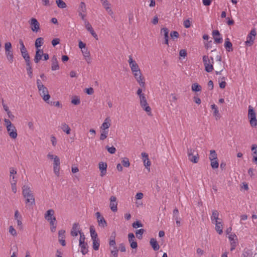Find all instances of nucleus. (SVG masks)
I'll return each mask as SVG.
<instances>
[{"mask_svg": "<svg viewBox=\"0 0 257 257\" xmlns=\"http://www.w3.org/2000/svg\"><path fill=\"white\" fill-rule=\"evenodd\" d=\"M59 69V66L58 64V62L56 56H53L52 58V64H51V69L53 71L57 70Z\"/></svg>", "mask_w": 257, "mask_h": 257, "instance_id": "obj_25", "label": "nucleus"}, {"mask_svg": "<svg viewBox=\"0 0 257 257\" xmlns=\"http://www.w3.org/2000/svg\"><path fill=\"white\" fill-rule=\"evenodd\" d=\"M255 35V30L254 29L251 30L250 33L247 36L246 41L245 42L246 46H250L253 44Z\"/></svg>", "mask_w": 257, "mask_h": 257, "instance_id": "obj_8", "label": "nucleus"}, {"mask_svg": "<svg viewBox=\"0 0 257 257\" xmlns=\"http://www.w3.org/2000/svg\"><path fill=\"white\" fill-rule=\"evenodd\" d=\"M6 55L8 60L10 63H12L14 61V55L13 51H6Z\"/></svg>", "mask_w": 257, "mask_h": 257, "instance_id": "obj_37", "label": "nucleus"}, {"mask_svg": "<svg viewBox=\"0 0 257 257\" xmlns=\"http://www.w3.org/2000/svg\"><path fill=\"white\" fill-rule=\"evenodd\" d=\"M96 216L97 219L98 225L102 227H104L107 226V222L103 216H102L99 212L96 213Z\"/></svg>", "mask_w": 257, "mask_h": 257, "instance_id": "obj_16", "label": "nucleus"}, {"mask_svg": "<svg viewBox=\"0 0 257 257\" xmlns=\"http://www.w3.org/2000/svg\"><path fill=\"white\" fill-rule=\"evenodd\" d=\"M110 125L111 120L110 118L108 117L105 119L100 128L105 131L106 129H108L110 127Z\"/></svg>", "mask_w": 257, "mask_h": 257, "instance_id": "obj_29", "label": "nucleus"}, {"mask_svg": "<svg viewBox=\"0 0 257 257\" xmlns=\"http://www.w3.org/2000/svg\"><path fill=\"white\" fill-rule=\"evenodd\" d=\"M191 89L193 91L198 92L201 91V87L198 83H195L192 84Z\"/></svg>", "mask_w": 257, "mask_h": 257, "instance_id": "obj_44", "label": "nucleus"}, {"mask_svg": "<svg viewBox=\"0 0 257 257\" xmlns=\"http://www.w3.org/2000/svg\"><path fill=\"white\" fill-rule=\"evenodd\" d=\"M150 243L154 250L157 251L159 249L160 246L156 239L153 238H151L150 239Z\"/></svg>", "mask_w": 257, "mask_h": 257, "instance_id": "obj_32", "label": "nucleus"}, {"mask_svg": "<svg viewBox=\"0 0 257 257\" xmlns=\"http://www.w3.org/2000/svg\"><path fill=\"white\" fill-rule=\"evenodd\" d=\"M54 172L56 176H59L60 166L53 165Z\"/></svg>", "mask_w": 257, "mask_h": 257, "instance_id": "obj_54", "label": "nucleus"}, {"mask_svg": "<svg viewBox=\"0 0 257 257\" xmlns=\"http://www.w3.org/2000/svg\"><path fill=\"white\" fill-rule=\"evenodd\" d=\"M43 40L44 39L42 37L38 38L36 39L35 43V46L37 49H38L43 44Z\"/></svg>", "mask_w": 257, "mask_h": 257, "instance_id": "obj_39", "label": "nucleus"}, {"mask_svg": "<svg viewBox=\"0 0 257 257\" xmlns=\"http://www.w3.org/2000/svg\"><path fill=\"white\" fill-rule=\"evenodd\" d=\"M143 226V224L139 221H137L133 223L134 228L141 227Z\"/></svg>", "mask_w": 257, "mask_h": 257, "instance_id": "obj_58", "label": "nucleus"}, {"mask_svg": "<svg viewBox=\"0 0 257 257\" xmlns=\"http://www.w3.org/2000/svg\"><path fill=\"white\" fill-rule=\"evenodd\" d=\"M79 246L81 249V252L83 255L86 254L87 253L88 250V244L86 242H81L79 243Z\"/></svg>", "mask_w": 257, "mask_h": 257, "instance_id": "obj_27", "label": "nucleus"}, {"mask_svg": "<svg viewBox=\"0 0 257 257\" xmlns=\"http://www.w3.org/2000/svg\"><path fill=\"white\" fill-rule=\"evenodd\" d=\"M55 212L53 209H50L47 210L45 214V218L48 221L52 220Z\"/></svg>", "mask_w": 257, "mask_h": 257, "instance_id": "obj_28", "label": "nucleus"}, {"mask_svg": "<svg viewBox=\"0 0 257 257\" xmlns=\"http://www.w3.org/2000/svg\"><path fill=\"white\" fill-rule=\"evenodd\" d=\"M122 165L124 167H128L130 165L129 160L127 158H124L121 161Z\"/></svg>", "mask_w": 257, "mask_h": 257, "instance_id": "obj_47", "label": "nucleus"}, {"mask_svg": "<svg viewBox=\"0 0 257 257\" xmlns=\"http://www.w3.org/2000/svg\"><path fill=\"white\" fill-rule=\"evenodd\" d=\"M79 232H81L80 230L79 224L78 223H74L73 224L70 234L72 236H76L78 234H79Z\"/></svg>", "mask_w": 257, "mask_h": 257, "instance_id": "obj_19", "label": "nucleus"}, {"mask_svg": "<svg viewBox=\"0 0 257 257\" xmlns=\"http://www.w3.org/2000/svg\"><path fill=\"white\" fill-rule=\"evenodd\" d=\"M251 151H253V154L257 155V145L253 144L251 146Z\"/></svg>", "mask_w": 257, "mask_h": 257, "instance_id": "obj_64", "label": "nucleus"}, {"mask_svg": "<svg viewBox=\"0 0 257 257\" xmlns=\"http://www.w3.org/2000/svg\"><path fill=\"white\" fill-rule=\"evenodd\" d=\"M202 60L205 71L207 72H212L213 70V58L212 57L209 58L208 56L204 55L203 56Z\"/></svg>", "mask_w": 257, "mask_h": 257, "instance_id": "obj_2", "label": "nucleus"}, {"mask_svg": "<svg viewBox=\"0 0 257 257\" xmlns=\"http://www.w3.org/2000/svg\"><path fill=\"white\" fill-rule=\"evenodd\" d=\"M65 231L64 230L61 229L59 231L58 234H59V238H62L65 237Z\"/></svg>", "mask_w": 257, "mask_h": 257, "instance_id": "obj_59", "label": "nucleus"}, {"mask_svg": "<svg viewBox=\"0 0 257 257\" xmlns=\"http://www.w3.org/2000/svg\"><path fill=\"white\" fill-rule=\"evenodd\" d=\"M15 219L17 221L18 228L22 230L23 229V223H22V216L19 213V211L17 210L15 212L14 215Z\"/></svg>", "mask_w": 257, "mask_h": 257, "instance_id": "obj_11", "label": "nucleus"}, {"mask_svg": "<svg viewBox=\"0 0 257 257\" xmlns=\"http://www.w3.org/2000/svg\"><path fill=\"white\" fill-rule=\"evenodd\" d=\"M22 194L26 199V203L30 205H35V200L32 191L30 186L24 185L22 187Z\"/></svg>", "mask_w": 257, "mask_h": 257, "instance_id": "obj_1", "label": "nucleus"}, {"mask_svg": "<svg viewBox=\"0 0 257 257\" xmlns=\"http://www.w3.org/2000/svg\"><path fill=\"white\" fill-rule=\"evenodd\" d=\"M241 257H254L253 252L248 248L244 249Z\"/></svg>", "mask_w": 257, "mask_h": 257, "instance_id": "obj_31", "label": "nucleus"}, {"mask_svg": "<svg viewBox=\"0 0 257 257\" xmlns=\"http://www.w3.org/2000/svg\"><path fill=\"white\" fill-rule=\"evenodd\" d=\"M140 99V105L143 109L148 113V115L151 114V108L149 106L147 103V99L145 95H142Z\"/></svg>", "mask_w": 257, "mask_h": 257, "instance_id": "obj_6", "label": "nucleus"}, {"mask_svg": "<svg viewBox=\"0 0 257 257\" xmlns=\"http://www.w3.org/2000/svg\"><path fill=\"white\" fill-rule=\"evenodd\" d=\"M79 234H80V238H79V243L84 242L85 237V235H84L83 232H82V231L79 232Z\"/></svg>", "mask_w": 257, "mask_h": 257, "instance_id": "obj_56", "label": "nucleus"}, {"mask_svg": "<svg viewBox=\"0 0 257 257\" xmlns=\"http://www.w3.org/2000/svg\"><path fill=\"white\" fill-rule=\"evenodd\" d=\"M60 43V39L58 38H55L52 41V44L53 46H55Z\"/></svg>", "mask_w": 257, "mask_h": 257, "instance_id": "obj_63", "label": "nucleus"}, {"mask_svg": "<svg viewBox=\"0 0 257 257\" xmlns=\"http://www.w3.org/2000/svg\"><path fill=\"white\" fill-rule=\"evenodd\" d=\"M9 232L11 233L13 236H17V232L16 230L13 227V226H10L9 228Z\"/></svg>", "mask_w": 257, "mask_h": 257, "instance_id": "obj_49", "label": "nucleus"}, {"mask_svg": "<svg viewBox=\"0 0 257 257\" xmlns=\"http://www.w3.org/2000/svg\"><path fill=\"white\" fill-rule=\"evenodd\" d=\"M211 161V166L213 169H216L218 167L219 164L217 159L213 160Z\"/></svg>", "mask_w": 257, "mask_h": 257, "instance_id": "obj_48", "label": "nucleus"}, {"mask_svg": "<svg viewBox=\"0 0 257 257\" xmlns=\"http://www.w3.org/2000/svg\"><path fill=\"white\" fill-rule=\"evenodd\" d=\"M19 42L21 47L20 51L22 57H24L25 56H29V54L28 53L27 50L25 47L23 40L22 39H20Z\"/></svg>", "mask_w": 257, "mask_h": 257, "instance_id": "obj_20", "label": "nucleus"}, {"mask_svg": "<svg viewBox=\"0 0 257 257\" xmlns=\"http://www.w3.org/2000/svg\"><path fill=\"white\" fill-rule=\"evenodd\" d=\"M214 223L215 224L216 231L219 234H221L223 232V231H222L223 226H222V224L221 222L218 221L215 222Z\"/></svg>", "mask_w": 257, "mask_h": 257, "instance_id": "obj_33", "label": "nucleus"}, {"mask_svg": "<svg viewBox=\"0 0 257 257\" xmlns=\"http://www.w3.org/2000/svg\"><path fill=\"white\" fill-rule=\"evenodd\" d=\"M169 30L167 28H163L161 30V34L164 35L165 39V44L168 45L169 44Z\"/></svg>", "mask_w": 257, "mask_h": 257, "instance_id": "obj_21", "label": "nucleus"}, {"mask_svg": "<svg viewBox=\"0 0 257 257\" xmlns=\"http://www.w3.org/2000/svg\"><path fill=\"white\" fill-rule=\"evenodd\" d=\"M187 153L190 161L194 163H197L198 162L199 157L197 152L192 149H188Z\"/></svg>", "mask_w": 257, "mask_h": 257, "instance_id": "obj_5", "label": "nucleus"}, {"mask_svg": "<svg viewBox=\"0 0 257 257\" xmlns=\"http://www.w3.org/2000/svg\"><path fill=\"white\" fill-rule=\"evenodd\" d=\"M224 47L228 52H230L233 50L232 44L230 42L229 39L228 38H226L225 40Z\"/></svg>", "mask_w": 257, "mask_h": 257, "instance_id": "obj_30", "label": "nucleus"}, {"mask_svg": "<svg viewBox=\"0 0 257 257\" xmlns=\"http://www.w3.org/2000/svg\"><path fill=\"white\" fill-rule=\"evenodd\" d=\"M43 55V51L42 50L37 49L36 52V55H35V58L34 59V60L36 63H38L40 61V60H41Z\"/></svg>", "mask_w": 257, "mask_h": 257, "instance_id": "obj_24", "label": "nucleus"}, {"mask_svg": "<svg viewBox=\"0 0 257 257\" xmlns=\"http://www.w3.org/2000/svg\"><path fill=\"white\" fill-rule=\"evenodd\" d=\"M56 219L55 217H53L52 220L49 221L51 225V230L52 232H54L56 230V225H55L54 222L56 221Z\"/></svg>", "mask_w": 257, "mask_h": 257, "instance_id": "obj_40", "label": "nucleus"}, {"mask_svg": "<svg viewBox=\"0 0 257 257\" xmlns=\"http://www.w3.org/2000/svg\"><path fill=\"white\" fill-rule=\"evenodd\" d=\"M85 28L92 35V36L96 39L98 40V36L96 33L94 32L93 29L92 28L91 25L90 24V23L87 21L85 20L84 21Z\"/></svg>", "mask_w": 257, "mask_h": 257, "instance_id": "obj_18", "label": "nucleus"}, {"mask_svg": "<svg viewBox=\"0 0 257 257\" xmlns=\"http://www.w3.org/2000/svg\"><path fill=\"white\" fill-rule=\"evenodd\" d=\"M82 53L83 54V56L85 58L86 60L89 63L90 62V52L87 48H85L82 50Z\"/></svg>", "mask_w": 257, "mask_h": 257, "instance_id": "obj_35", "label": "nucleus"}, {"mask_svg": "<svg viewBox=\"0 0 257 257\" xmlns=\"http://www.w3.org/2000/svg\"><path fill=\"white\" fill-rule=\"evenodd\" d=\"M60 162L59 158L58 156H55L54 160V165L56 166H60Z\"/></svg>", "mask_w": 257, "mask_h": 257, "instance_id": "obj_61", "label": "nucleus"}, {"mask_svg": "<svg viewBox=\"0 0 257 257\" xmlns=\"http://www.w3.org/2000/svg\"><path fill=\"white\" fill-rule=\"evenodd\" d=\"M133 73L136 80L140 84V85L142 87H144L145 86V82L144 80V78L143 77L142 75L140 69L137 70V71L133 72Z\"/></svg>", "mask_w": 257, "mask_h": 257, "instance_id": "obj_7", "label": "nucleus"}, {"mask_svg": "<svg viewBox=\"0 0 257 257\" xmlns=\"http://www.w3.org/2000/svg\"><path fill=\"white\" fill-rule=\"evenodd\" d=\"M26 63L27 67H31L30 56H27L23 57Z\"/></svg>", "mask_w": 257, "mask_h": 257, "instance_id": "obj_55", "label": "nucleus"}, {"mask_svg": "<svg viewBox=\"0 0 257 257\" xmlns=\"http://www.w3.org/2000/svg\"><path fill=\"white\" fill-rule=\"evenodd\" d=\"M71 103L75 105H78L80 103V99L78 98L77 97H75V98L72 99Z\"/></svg>", "mask_w": 257, "mask_h": 257, "instance_id": "obj_57", "label": "nucleus"}, {"mask_svg": "<svg viewBox=\"0 0 257 257\" xmlns=\"http://www.w3.org/2000/svg\"><path fill=\"white\" fill-rule=\"evenodd\" d=\"M183 25L185 28H188L191 26V22L188 19L184 21Z\"/></svg>", "mask_w": 257, "mask_h": 257, "instance_id": "obj_62", "label": "nucleus"}, {"mask_svg": "<svg viewBox=\"0 0 257 257\" xmlns=\"http://www.w3.org/2000/svg\"><path fill=\"white\" fill-rule=\"evenodd\" d=\"M86 6L84 2H81L77 9V12L78 13V15L80 17L81 20L83 21L87 20L86 19Z\"/></svg>", "mask_w": 257, "mask_h": 257, "instance_id": "obj_4", "label": "nucleus"}, {"mask_svg": "<svg viewBox=\"0 0 257 257\" xmlns=\"http://www.w3.org/2000/svg\"><path fill=\"white\" fill-rule=\"evenodd\" d=\"M107 164L104 162H100L99 163V169L100 171V176L101 177L105 175L106 173Z\"/></svg>", "mask_w": 257, "mask_h": 257, "instance_id": "obj_22", "label": "nucleus"}, {"mask_svg": "<svg viewBox=\"0 0 257 257\" xmlns=\"http://www.w3.org/2000/svg\"><path fill=\"white\" fill-rule=\"evenodd\" d=\"M145 231V229L142 228L137 230L136 232L137 237L140 239H142V235Z\"/></svg>", "mask_w": 257, "mask_h": 257, "instance_id": "obj_46", "label": "nucleus"}, {"mask_svg": "<svg viewBox=\"0 0 257 257\" xmlns=\"http://www.w3.org/2000/svg\"><path fill=\"white\" fill-rule=\"evenodd\" d=\"M7 131L10 137L13 139H15L17 138L18 134L17 131L16 127L13 124L10 126H9L8 128H7Z\"/></svg>", "mask_w": 257, "mask_h": 257, "instance_id": "obj_14", "label": "nucleus"}, {"mask_svg": "<svg viewBox=\"0 0 257 257\" xmlns=\"http://www.w3.org/2000/svg\"><path fill=\"white\" fill-rule=\"evenodd\" d=\"M128 62L131 67V70L133 72L137 71V70H139L140 69L138 64L135 60L133 59L132 56L131 55L129 56V59Z\"/></svg>", "mask_w": 257, "mask_h": 257, "instance_id": "obj_15", "label": "nucleus"}, {"mask_svg": "<svg viewBox=\"0 0 257 257\" xmlns=\"http://www.w3.org/2000/svg\"><path fill=\"white\" fill-rule=\"evenodd\" d=\"M248 117L250 125L252 127H255L257 125L256 114L253 107L250 105L248 107Z\"/></svg>", "mask_w": 257, "mask_h": 257, "instance_id": "obj_3", "label": "nucleus"}, {"mask_svg": "<svg viewBox=\"0 0 257 257\" xmlns=\"http://www.w3.org/2000/svg\"><path fill=\"white\" fill-rule=\"evenodd\" d=\"M31 29L34 32H37L40 29V24L36 19L32 18L29 21Z\"/></svg>", "mask_w": 257, "mask_h": 257, "instance_id": "obj_9", "label": "nucleus"}, {"mask_svg": "<svg viewBox=\"0 0 257 257\" xmlns=\"http://www.w3.org/2000/svg\"><path fill=\"white\" fill-rule=\"evenodd\" d=\"M107 134H108V131H106L104 130L101 133V135L100 136V140H104V139H105L107 137Z\"/></svg>", "mask_w": 257, "mask_h": 257, "instance_id": "obj_50", "label": "nucleus"}, {"mask_svg": "<svg viewBox=\"0 0 257 257\" xmlns=\"http://www.w3.org/2000/svg\"><path fill=\"white\" fill-rule=\"evenodd\" d=\"M212 36L216 43L220 44L222 42V38L220 36V34L218 30H213L212 31Z\"/></svg>", "mask_w": 257, "mask_h": 257, "instance_id": "obj_17", "label": "nucleus"}, {"mask_svg": "<svg viewBox=\"0 0 257 257\" xmlns=\"http://www.w3.org/2000/svg\"><path fill=\"white\" fill-rule=\"evenodd\" d=\"M56 3L57 6L61 9H64L67 7L66 4L62 0H56Z\"/></svg>", "mask_w": 257, "mask_h": 257, "instance_id": "obj_41", "label": "nucleus"}, {"mask_svg": "<svg viewBox=\"0 0 257 257\" xmlns=\"http://www.w3.org/2000/svg\"><path fill=\"white\" fill-rule=\"evenodd\" d=\"M141 155L143 159L144 164L148 168L151 165V162L149 160L148 155L146 153L143 152L142 153Z\"/></svg>", "mask_w": 257, "mask_h": 257, "instance_id": "obj_23", "label": "nucleus"}, {"mask_svg": "<svg viewBox=\"0 0 257 257\" xmlns=\"http://www.w3.org/2000/svg\"><path fill=\"white\" fill-rule=\"evenodd\" d=\"M40 95L42 97L43 100L47 102L50 98V95L49 94L48 90L45 86L41 88V90H39Z\"/></svg>", "mask_w": 257, "mask_h": 257, "instance_id": "obj_10", "label": "nucleus"}, {"mask_svg": "<svg viewBox=\"0 0 257 257\" xmlns=\"http://www.w3.org/2000/svg\"><path fill=\"white\" fill-rule=\"evenodd\" d=\"M102 3L103 8L105 9L108 14L113 17V12L110 8V4L108 2L107 0H100Z\"/></svg>", "mask_w": 257, "mask_h": 257, "instance_id": "obj_13", "label": "nucleus"}, {"mask_svg": "<svg viewBox=\"0 0 257 257\" xmlns=\"http://www.w3.org/2000/svg\"><path fill=\"white\" fill-rule=\"evenodd\" d=\"M61 130L67 135L70 134L71 129L69 125L65 123H62L61 125Z\"/></svg>", "mask_w": 257, "mask_h": 257, "instance_id": "obj_36", "label": "nucleus"}, {"mask_svg": "<svg viewBox=\"0 0 257 257\" xmlns=\"http://www.w3.org/2000/svg\"><path fill=\"white\" fill-rule=\"evenodd\" d=\"M211 108L212 109L214 110L213 115L216 117V118L217 119L219 118L220 115L217 106L215 104H213L211 105Z\"/></svg>", "mask_w": 257, "mask_h": 257, "instance_id": "obj_38", "label": "nucleus"}, {"mask_svg": "<svg viewBox=\"0 0 257 257\" xmlns=\"http://www.w3.org/2000/svg\"><path fill=\"white\" fill-rule=\"evenodd\" d=\"M93 248L95 250H97L99 247V238L96 239H93Z\"/></svg>", "mask_w": 257, "mask_h": 257, "instance_id": "obj_42", "label": "nucleus"}, {"mask_svg": "<svg viewBox=\"0 0 257 257\" xmlns=\"http://www.w3.org/2000/svg\"><path fill=\"white\" fill-rule=\"evenodd\" d=\"M12 44L10 42H7L5 44V51H12Z\"/></svg>", "mask_w": 257, "mask_h": 257, "instance_id": "obj_52", "label": "nucleus"}, {"mask_svg": "<svg viewBox=\"0 0 257 257\" xmlns=\"http://www.w3.org/2000/svg\"><path fill=\"white\" fill-rule=\"evenodd\" d=\"M117 252L118 249H117L116 246H114V248L111 250V253L113 255V257H117Z\"/></svg>", "mask_w": 257, "mask_h": 257, "instance_id": "obj_60", "label": "nucleus"}, {"mask_svg": "<svg viewBox=\"0 0 257 257\" xmlns=\"http://www.w3.org/2000/svg\"><path fill=\"white\" fill-rule=\"evenodd\" d=\"M106 149L108 152L111 154H114L116 152V149L113 146L110 147L108 146H106Z\"/></svg>", "mask_w": 257, "mask_h": 257, "instance_id": "obj_51", "label": "nucleus"}, {"mask_svg": "<svg viewBox=\"0 0 257 257\" xmlns=\"http://www.w3.org/2000/svg\"><path fill=\"white\" fill-rule=\"evenodd\" d=\"M235 237H236L235 235H230L229 236V239L230 240L231 245V251H232L234 249H235L237 245V242L236 241V239H234Z\"/></svg>", "mask_w": 257, "mask_h": 257, "instance_id": "obj_26", "label": "nucleus"}, {"mask_svg": "<svg viewBox=\"0 0 257 257\" xmlns=\"http://www.w3.org/2000/svg\"><path fill=\"white\" fill-rule=\"evenodd\" d=\"M109 207L112 211L115 212L117 210V203L116 202V198L114 196L110 197Z\"/></svg>", "mask_w": 257, "mask_h": 257, "instance_id": "obj_12", "label": "nucleus"}, {"mask_svg": "<svg viewBox=\"0 0 257 257\" xmlns=\"http://www.w3.org/2000/svg\"><path fill=\"white\" fill-rule=\"evenodd\" d=\"M170 36L172 39H174L178 38L179 36V34L177 31H172L170 33Z\"/></svg>", "mask_w": 257, "mask_h": 257, "instance_id": "obj_53", "label": "nucleus"}, {"mask_svg": "<svg viewBox=\"0 0 257 257\" xmlns=\"http://www.w3.org/2000/svg\"><path fill=\"white\" fill-rule=\"evenodd\" d=\"M217 154L215 150H211L210 151V154L209 156V159L210 161H212L213 160L217 159Z\"/></svg>", "mask_w": 257, "mask_h": 257, "instance_id": "obj_45", "label": "nucleus"}, {"mask_svg": "<svg viewBox=\"0 0 257 257\" xmlns=\"http://www.w3.org/2000/svg\"><path fill=\"white\" fill-rule=\"evenodd\" d=\"M219 216V213L217 210H213L212 211V214L211 216V219L213 223L215 222L218 221Z\"/></svg>", "mask_w": 257, "mask_h": 257, "instance_id": "obj_34", "label": "nucleus"}, {"mask_svg": "<svg viewBox=\"0 0 257 257\" xmlns=\"http://www.w3.org/2000/svg\"><path fill=\"white\" fill-rule=\"evenodd\" d=\"M90 235H91L92 240L96 239L98 238L97 237V233L95 232V230L93 229V227H92V226H91L90 227Z\"/></svg>", "mask_w": 257, "mask_h": 257, "instance_id": "obj_43", "label": "nucleus"}]
</instances>
